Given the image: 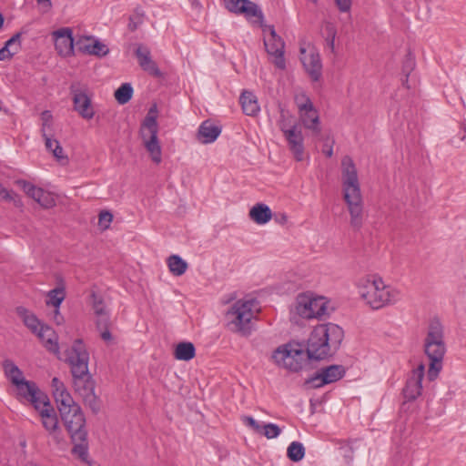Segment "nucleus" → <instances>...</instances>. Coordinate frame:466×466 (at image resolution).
Here are the masks:
<instances>
[{
	"mask_svg": "<svg viewBox=\"0 0 466 466\" xmlns=\"http://www.w3.org/2000/svg\"><path fill=\"white\" fill-rule=\"evenodd\" d=\"M15 386L17 390V398L25 400H27L30 397H34L35 390L38 389L34 381L25 379L16 383Z\"/></svg>",
	"mask_w": 466,
	"mask_h": 466,
	"instance_id": "31",
	"label": "nucleus"
},
{
	"mask_svg": "<svg viewBox=\"0 0 466 466\" xmlns=\"http://www.w3.org/2000/svg\"><path fill=\"white\" fill-rule=\"evenodd\" d=\"M242 420L245 425L250 427L255 432H262V426L253 417L244 416Z\"/></svg>",
	"mask_w": 466,
	"mask_h": 466,
	"instance_id": "49",
	"label": "nucleus"
},
{
	"mask_svg": "<svg viewBox=\"0 0 466 466\" xmlns=\"http://www.w3.org/2000/svg\"><path fill=\"white\" fill-rule=\"evenodd\" d=\"M16 184L28 197L32 198L41 207L50 208L56 206V199L50 192L23 179L17 180Z\"/></svg>",
	"mask_w": 466,
	"mask_h": 466,
	"instance_id": "13",
	"label": "nucleus"
},
{
	"mask_svg": "<svg viewBox=\"0 0 466 466\" xmlns=\"http://www.w3.org/2000/svg\"><path fill=\"white\" fill-rule=\"evenodd\" d=\"M291 119L292 116L289 114V111H286L284 109L280 110V116L278 121V126L279 129L282 131L283 135L285 134V131L297 127V125L293 124L291 122Z\"/></svg>",
	"mask_w": 466,
	"mask_h": 466,
	"instance_id": "40",
	"label": "nucleus"
},
{
	"mask_svg": "<svg viewBox=\"0 0 466 466\" xmlns=\"http://www.w3.org/2000/svg\"><path fill=\"white\" fill-rule=\"evenodd\" d=\"M328 301L323 297H313L312 294L302 293L296 298L294 307L290 309L291 320L296 318L320 319L327 314Z\"/></svg>",
	"mask_w": 466,
	"mask_h": 466,
	"instance_id": "6",
	"label": "nucleus"
},
{
	"mask_svg": "<svg viewBox=\"0 0 466 466\" xmlns=\"http://www.w3.org/2000/svg\"><path fill=\"white\" fill-rule=\"evenodd\" d=\"M51 386L59 412L77 404L66 390L65 384L58 378H53Z\"/></svg>",
	"mask_w": 466,
	"mask_h": 466,
	"instance_id": "19",
	"label": "nucleus"
},
{
	"mask_svg": "<svg viewBox=\"0 0 466 466\" xmlns=\"http://www.w3.org/2000/svg\"><path fill=\"white\" fill-rule=\"evenodd\" d=\"M14 39H8L5 46L0 49V61L7 60L13 57L15 55V50H12L11 52L7 49L9 46L12 45Z\"/></svg>",
	"mask_w": 466,
	"mask_h": 466,
	"instance_id": "47",
	"label": "nucleus"
},
{
	"mask_svg": "<svg viewBox=\"0 0 466 466\" xmlns=\"http://www.w3.org/2000/svg\"><path fill=\"white\" fill-rule=\"evenodd\" d=\"M143 23V14L137 12L129 17L128 29L135 31Z\"/></svg>",
	"mask_w": 466,
	"mask_h": 466,
	"instance_id": "48",
	"label": "nucleus"
},
{
	"mask_svg": "<svg viewBox=\"0 0 466 466\" xmlns=\"http://www.w3.org/2000/svg\"><path fill=\"white\" fill-rule=\"evenodd\" d=\"M133 96V87L129 83L122 84L116 91H115V98L120 105L127 104Z\"/></svg>",
	"mask_w": 466,
	"mask_h": 466,
	"instance_id": "39",
	"label": "nucleus"
},
{
	"mask_svg": "<svg viewBox=\"0 0 466 466\" xmlns=\"http://www.w3.org/2000/svg\"><path fill=\"white\" fill-rule=\"evenodd\" d=\"M306 72L313 82H318L322 76V63L318 52H311L309 56L301 57Z\"/></svg>",
	"mask_w": 466,
	"mask_h": 466,
	"instance_id": "21",
	"label": "nucleus"
},
{
	"mask_svg": "<svg viewBox=\"0 0 466 466\" xmlns=\"http://www.w3.org/2000/svg\"><path fill=\"white\" fill-rule=\"evenodd\" d=\"M39 416L41 418V423L48 433V436H50L56 444H60L64 441V437L54 407L49 408V410L46 408L41 410Z\"/></svg>",
	"mask_w": 466,
	"mask_h": 466,
	"instance_id": "17",
	"label": "nucleus"
},
{
	"mask_svg": "<svg viewBox=\"0 0 466 466\" xmlns=\"http://www.w3.org/2000/svg\"><path fill=\"white\" fill-rule=\"evenodd\" d=\"M34 397H30L27 401L31 402L35 409L41 414V410H49V408H52L48 397L42 392L39 388L35 390V393L34 394Z\"/></svg>",
	"mask_w": 466,
	"mask_h": 466,
	"instance_id": "35",
	"label": "nucleus"
},
{
	"mask_svg": "<svg viewBox=\"0 0 466 466\" xmlns=\"http://www.w3.org/2000/svg\"><path fill=\"white\" fill-rule=\"evenodd\" d=\"M323 153L325 154V156L327 157H331L332 155H333V149H332V146H329V147H327V145H325L324 148H323Z\"/></svg>",
	"mask_w": 466,
	"mask_h": 466,
	"instance_id": "60",
	"label": "nucleus"
},
{
	"mask_svg": "<svg viewBox=\"0 0 466 466\" xmlns=\"http://www.w3.org/2000/svg\"><path fill=\"white\" fill-rule=\"evenodd\" d=\"M136 56L141 68L154 76H159L161 72L157 64L152 60L150 51L144 46H138L136 49Z\"/></svg>",
	"mask_w": 466,
	"mask_h": 466,
	"instance_id": "22",
	"label": "nucleus"
},
{
	"mask_svg": "<svg viewBox=\"0 0 466 466\" xmlns=\"http://www.w3.org/2000/svg\"><path fill=\"white\" fill-rule=\"evenodd\" d=\"M3 23H4V17H3V15L0 14V28L2 27Z\"/></svg>",
	"mask_w": 466,
	"mask_h": 466,
	"instance_id": "63",
	"label": "nucleus"
},
{
	"mask_svg": "<svg viewBox=\"0 0 466 466\" xmlns=\"http://www.w3.org/2000/svg\"><path fill=\"white\" fill-rule=\"evenodd\" d=\"M288 142L289 149L297 161H302L304 157V137L298 127L285 131L283 135Z\"/></svg>",
	"mask_w": 466,
	"mask_h": 466,
	"instance_id": "20",
	"label": "nucleus"
},
{
	"mask_svg": "<svg viewBox=\"0 0 466 466\" xmlns=\"http://www.w3.org/2000/svg\"><path fill=\"white\" fill-rule=\"evenodd\" d=\"M326 31H327L326 44H327V46L330 49V51L333 53L335 50L336 30L332 25H328L326 28Z\"/></svg>",
	"mask_w": 466,
	"mask_h": 466,
	"instance_id": "46",
	"label": "nucleus"
},
{
	"mask_svg": "<svg viewBox=\"0 0 466 466\" xmlns=\"http://www.w3.org/2000/svg\"><path fill=\"white\" fill-rule=\"evenodd\" d=\"M45 139V145L48 151L52 152L55 147V143H59L56 139H53L47 133L42 135Z\"/></svg>",
	"mask_w": 466,
	"mask_h": 466,
	"instance_id": "55",
	"label": "nucleus"
},
{
	"mask_svg": "<svg viewBox=\"0 0 466 466\" xmlns=\"http://www.w3.org/2000/svg\"><path fill=\"white\" fill-rule=\"evenodd\" d=\"M113 215L109 211H101L98 216V225L103 229L109 228L112 222Z\"/></svg>",
	"mask_w": 466,
	"mask_h": 466,
	"instance_id": "45",
	"label": "nucleus"
},
{
	"mask_svg": "<svg viewBox=\"0 0 466 466\" xmlns=\"http://www.w3.org/2000/svg\"><path fill=\"white\" fill-rule=\"evenodd\" d=\"M3 369L5 377L13 385H15L16 383H19L21 380H25L22 370L12 360H4Z\"/></svg>",
	"mask_w": 466,
	"mask_h": 466,
	"instance_id": "30",
	"label": "nucleus"
},
{
	"mask_svg": "<svg viewBox=\"0 0 466 466\" xmlns=\"http://www.w3.org/2000/svg\"><path fill=\"white\" fill-rule=\"evenodd\" d=\"M91 53L98 57L106 56L109 53L108 47L98 40H93Z\"/></svg>",
	"mask_w": 466,
	"mask_h": 466,
	"instance_id": "44",
	"label": "nucleus"
},
{
	"mask_svg": "<svg viewBox=\"0 0 466 466\" xmlns=\"http://www.w3.org/2000/svg\"><path fill=\"white\" fill-rule=\"evenodd\" d=\"M143 131H145L147 136L150 135H157V116L155 108H150L147 116L145 117L142 127H141V136L143 137Z\"/></svg>",
	"mask_w": 466,
	"mask_h": 466,
	"instance_id": "33",
	"label": "nucleus"
},
{
	"mask_svg": "<svg viewBox=\"0 0 466 466\" xmlns=\"http://www.w3.org/2000/svg\"><path fill=\"white\" fill-rule=\"evenodd\" d=\"M303 97L305 101L298 104L301 123L306 128L312 130L316 134H319L320 127L318 111L315 109L309 97L305 96Z\"/></svg>",
	"mask_w": 466,
	"mask_h": 466,
	"instance_id": "15",
	"label": "nucleus"
},
{
	"mask_svg": "<svg viewBox=\"0 0 466 466\" xmlns=\"http://www.w3.org/2000/svg\"><path fill=\"white\" fill-rule=\"evenodd\" d=\"M108 326H109V323L106 324L105 327H101L100 329H97L98 330H100V336H101L102 339L105 340L106 342H109L112 340V335L108 329Z\"/></svg>",
	"mask_w": 466,
	"mask_h": 466,
	"instance_id": "56",
	"label": "nucleus"
},
{
	"mask_svg": "<svg viewBox=\"0 0 466 466\" xmlns=\"http://www.w3.org/2000/svg\"><path fill=\"white\" fill-rule=\"evenodd\" d=\"M46 305L59 308L66 298V291L63 287H56L47 292Z\"/></svg>",
	"mask_w": 466,
	"mask_h": 466,
	"instance_id": "36",
	"label": "nucleus"
},
{
	"mask_svg": "<svg viewBox=\"0 0 466 466\" xmlns=\"http://www.w3.org/2000/svg\"><path fill=\"white\" fill-rule=\"evenodd\" d=\"M143 141L145 147L149 152L152 160L159 164L161 162V147L158 143L157 135H150L147 136V134L143 131Z\"/></svg>",
	"mask_w": 466,
	"mask_h": 466,
	"instance_id": "28",
	"label": "nucleus"
},
{
	"mask_svg": "<svg viewBox=\"0 0 466 466\" xmlns=\"http://www.w3.org/2000/svg\"><path fill=\"white\" fill-rule=\"evenodd\" d=\"M52 153L57 160L67 159L66 156L64 155V149L60 143H55V147L52 149Z\"/></svg>",
	"mask_w": 466,
	"mask_h": 466,
	"instance_id": "53",
	"label": "nucleus"
},
{
	"mask_svg": "<svg viewBox=\"0 0 466 466\" xmlns=\"http://www.w3.org/2000/svg\"><path fill=\"white\" fill-rule=\"evenodd\" d=\"M53 319L57 325H61L64 322V317L61 315L59 308H55Z\"/></svg>",
	"mask_w": 466,
	"mask_h": 466,
	"instance_id": "57",
	"label": "nucleus"
},
{
	"mask_svg": "<svg viewBox=\"0 0 466 466\" xmlns=\"http://www.w3.org/2000/svg\"><path fill=\"white\" fill-rule=\"evenodd\" d=\"M416 66L415 56L414 55L409 51L405 56V59L402 64V73L405 76V80L403 81V85L408 83V77L410 74L414 70Z\"/></svg>",
	"mask_w": 466,
	"mask_h": 466,
	"instance_id": "41",
	"label": "nucleus"
},
{
	"mask_svg": "<svg viewBox=\"0 0 466 466\" xmlns=\"http://www.w3.org/2000/svg\"><path fill=\"white\" fill-rule=\"evenodd\" d=\"M340 12H349L351 7V0H334Z\"/></svg>",
	"mask_w": 466,
	"mask_h": 466,
	"instance_id": "54",
	"label": "nucleus"
},
{
	"mask_svg": "<svg viewBox=\"0 0 466 466\" xmlns=\"http://www.w3.org/2000/svg\"><path fill=\"white\" fill-rule=\"evenodd\" d=\"M0 200L5 201H10L13 202L14 205L17 208H21L23 206V203L17 194H15L14 191L6 189L1 183H0Z\"/></svg>",
	"mask_w": 466,
	"mask_h": 466,
	"instance_id": "42",
	"label": "nucleus"
},
{
	"mask_svg": "<svg viewBox=\"0 0 466 466\" xmlns=\"http://www.w3.org/2000/svg\"><path fill=\"white\" fill-rule=\"evenodd\" d=\"M275 220L278 223L284 225L288 221V216L285 213L275 215Z\"/></svg>",
	"mask_w": 466,
	"mask_h": 466,
	"instance_id": "58",
	"label": "nucleus"
},
{
	"mask_svg": "<svg viewBox=\"0 0 466 466\" xmlns=\"http://www.w3.org/2000/svg\"><path fill=\"white\" fill-rule=\"evenodd\" d=\"M344 338L343 329L337 324L316 326L310 332L306 348L300 342H289L279 346L273 353L278 364L293 372L301 370L310 360H322L333 356Z\"/></svg>",
	"mask_w": 466,
	"mask_h": 466,
	"instance_id": "1",
	"label": "nucleus"
},
{
	"mask_svg": "<svg viewBox=\"0 0 466 466\" xmlns=\"http://www.w3.org/2000/svg\"><path fill=\"white\" fill-rule=\"evenodd\" d=\"M424 352L430 360L427 376L429 380L433 381L442 369V360L446 352L443 328L439 320H432L430 323L424 341Z\"/></svg>",
	"mask_w": 466,
	"mask_h": 466,
	"instance_id": "4",
	"label": "nucleus"
},
{
	"mask_svg": "<svg viewBox=\"0 0 466 466\" xmlns=\"http://www.w3.org/2000/svg\"><path fill=\"white\" fill-rule=\"evenodd\" d=\"M226 9L235 15H243L248 20L263 26L264 15L260 7L251 0H224Z\"/></svg>",
	"mask_w": 466,
	"mask_h": 466,
	"instance_id": "10",
	"label": "nucleus"
},
{
	"mask_svg": "<svg viewBox=\"0 0 466 466\" xmlns=\"http://www.w3.org/2000/svg\"><path fill=\"white\" fill-rule=\"evenodd\" d=\"M359 293L372 309H380L397 300L399 292L386 286L381 278L373 275L359 280Z\"/></svg>",
	"mask_w": 466,
	"mask_h": 466,
	"instance_id": "3",
	"label": "nucleus"
},
{
	"mask_svg": "<svg viewBox=\"0 0 466 466\" xmlns=\"http://www.w3.org/2000/svg\"><path fill=\"white\" fill-rule=\"evenodd\" d=\"M197 137L201 143H204V122L199 124Z\"/></svg>",
	"mask_w": 466,
	"mask_h": 466,
	"instance_id": "59",
	"label": "nucleus"
},
{
	"mask_svg": "<svg viewBox=\"0 0 466 466\" xmlns=\"http://www.w3.org/2000/svg\"><path fill=\"white\" fill-rule=\"evenodd\" d=\"M269 31V37L264 39V46L268 56L273 57L272 63L279 69L286 68V61L284 57L285 42L276 33L273 25L265 26Z\"/></svg>",
	"mask_w": 466,
	"mask_h": 466,
	"instance_id": "11",
	"label": "nucleus"
},
{
	"mask_svg": "<svg viewBox=\"0 0 466 466\" xmlns=\"http://www.w3.org/2000/svg\"><path fill=\"white\" fill-rule=\"evenodd\" d=\"M463 129L466 132V125L463 126Z\"/></svg>",
	"mask_w": 466,
	"mask_h": 466,
	"instance_id": "64",
	"label": "nucleus"
},
{
	"mask_svg": "<svg viewBox=\"0 0 466 466\" xmlns=\"http://www.w3.org/2000/svg\"><path fill=\"white\" fill-rule=\"evenodd\" d=\"M44 344V347L55 355L59 354L58 337L56 331L49 326H41L39 331L35 334Z\"/></svg>",
	"mask_w": 466,
	"mask_h": 466,
	"instance_id": "23",
	"label": "nucleus"
},
{
	"mask_svg": "<svg viewBox=\"0 0 466 466\" xmlns=\"http://www.w3.org/2000/svg\"><path fill=\"white\" fill-rule=\"evenodd\" d=\"M167 262L170 272L174 276H181L187 270V262L184 259H182L178 255H171L167 258Z\"/></svg>",
	"mask_w": 466,
	"mask_h": 466,
	"instance_id": "34",
	"label": "nucleus"
},
{
	"mask_svg": "<svg viewBox=\"0 0 466 466\" xmlns=\"http://www.w3.org/2000/svg\"><path fill=\"white\" fill-rule=\"evenodd\" d=\"M189 2L191 3L193 7L197 8L198 12L200 11L201 3L199 2V0H189Z\"/></svg>",
	"mask_w": 466,
	"mask_h": 466,
	"instance_id": "61",
	"label": "nucleus"
},
{
	"mask_svg": "<svg viewBox=\"0 0 466 466\" xmlns=\"http://www.w3.org/2000/svg\"><path fill=\"white\" fill-rule=\"evenodd\" d=\"M239 103L243 113L247 116H255L260 110L257 96L251 91L244 90L240 95Z\"/></svg>",
	"mask_w": 466,
	"mask_h": 466,
	"instance_id": "25",
	"label": "nucleus"
},
{
	"mask_svg": "<svg viewBox=\"0 0 466 466\" xmlns=\"http://www.w3.org/2000/svg\"><path fill=\"white\" fill-rule=\"evenodd\" d=\"M92 308L96 316V328L100 329L109 323V315L103 299L96 292H92Z\"/></svg>",
	"mask_w": 466,
	"mask_h": 466,
	"instance_id": "24",
	"label": "nucleus"
},
{
	"mask_svg": "<svg viewBox=\"0 0 466 466\" xmlns=\"http://www.w3.org/2000/svg\"><path fill=\"white\" fill-rule=\"evenodd\" d=\"M75 392L94 413L100 410V400L95 393L96 383L90 373L73 377Z\"/></svg>",
	"mask_w": 466,
	"mask_h": 466,
	"instance_id": "8",
	"label": "nucleus"
},
{
	"mask_svg": "<svg viewBox=\"0 0 466 466\" xmlns=\"http://www.w3.org/2000/svg\"><path fill=\"white\" fill-rule=\"evenodd\" d=\"M59 414L71 439H80L84 437V433H87L86 418L78 404L60 411Z\"/></svg>",
	"mask_w": 466,
	"mask_h": 466,
	"instance_id": "9",
	"label": "nucleus"
},
{
	"mask_svg": "<svg viewBox=\"0 0 466 466\" xmlns=\"http://www.w3.org/2000/svg\"><path fill=\"white\" fill-rule=\"evenodd\" d=\"M74 447L72 453L77 456L82 461L87 462L88 459V443H87V433H84V437L80 439H72Z\"/></svg>",
	"mask_w": 466,
	"mask_h": 466,
	"instance_id": "32",
	"label": "nucleus"
},
{
	"mask_svg": "<svg viewBox=\"0 0 466 466\" xmlns=\"http://www.w3.org/2000/svg\"><path fill=\"white\" fill-rule=\"evenodd\" d=\"M272 211L264 203L255 204L249 210L248 216L258 225H264L272 218Z\"/></svg>",
	"mask_w": 466,
	"mask_h": 466,
	"instance_id": "26",
	"label": "nucleus"
},
{
	"mask_svg": "<svg viewBox=\"0 0 466 466\" xmlns=\"http://www.w3.org/2000/svg\"><path fill=\"white\" fill-rule=\"evenodd\" d=\"M39 5H45L46 7L50 8L52 4L51 0H36Z\"/></svg>",
	"mask_w": 466,
	"mask_h": 466,
	"instance_id": "62",
	"label": "nucleus"
},
{
	"mask_svg": "<svg viewBox=\"0 0 466 466\" xmlns=\"http://www.w3.org/2000/svg\"><path fill=\"white\" fill-rule=\"evenodd\" d=\"M346 370L342 365H330L320 369L314 376L305 380V385L317 389L326 384L336 382L344 377Z\"/></svg>",
	"mask_w": 466,
	"mask_h": 466,
	"instance_id": "12",
	"label": "nucleus"
},
{
	"mask_svg": "<svg viewBox=\"0 0 466 466\" xmlns=\"http://www.w3.org/2000/svg\"><path fill=\"white\" fill-rule=\"evenodd\" d=\"M52 114L50 111L46 110L41 114L42 119V135L47 133L46 130L51 127Z\"/></svg>",
	"mask_w": 466,
	"mask_h": 466,
	"instance_id": "50",
	"label": "nucleus"
},
{
	"mask_svg": "<svg viewBox=\"0 0 466 466\" xmlns=\"http://www.w3.org/2000/svg\"><path fill=\"white\" fill-rule=\"evenodd\" d=\"M70 91L73 96L74 109L85 119L93 118L95 110L92 106L91 98L86 90L72 86Z\"/></svg>",
	"mask_w": 466,
	"mask_h": 466,
	"instance_id": "16",
	"label": "nucleus"
},
{
	"mask_svg": "<svg viewBox=\"0 0 466 466\" xmlns=\"http://www.w3.org/2000/svg\"><path fill=\"white\" fill-rule=\"evenodd\" d=\"M15 311L16 314L22 319L24 324L34 334H36L37 331H39V329H41V326L45 325L38 319V318L34 313L29 311L25 307H17Z\"/></svg>",
	"mask_w": 466,
	"mask_h": 466,
	"instance_id": "27",
	"label": "nucleus"
},
{
	"mask_svg": "<svg viewBox=\"0 0 466 466\" xmlns=\"http://www.w3.org/2000/svg\"><path fill=\"white\" fill-rule=\"evenodd\" d=\"M55 47L57 53L63 56L74 54L73 31L69 27H63L52 33Z\"/></svg>",
	"mask_w": 466,
	"mask_h": 466,
	"instance_id": "18",
	"label": "nucleus"
},
{
	"mask_svg": "<svg viewBox=\"0 0 466 466\" xmlns=\"http://www.w3.org/2000/svg\"><path fill=\"white\" fill-rule=\"evenodd\" d=\"M21 35L22 33H16L10 39H14L15 41L12 43L11 46L7 47V49L11 52L12 50H15V54L18 53V51L21 48Z\"/></svg>",
	"mask_w": 466,
	"mask_h": 466,
	"instance_id": "51",
	"label": "nucleus"
},
{
	"mask_svg": "<svg viewBox=\"0 0 466 466\" xmlns=\"http://www.w3.org/2000/svg\"><path fill=\"white\" fill-rule=\"evenodd\" d=\"M255 300H238L226 313L228 329L241 336H248L253 329Z\"/></svg>",
	"mask_w": 466,
	"mask_h": 466,
	"instance_id": "5",
	"label": "nucleus"
},
{
	"mask_svg": "<svg viewBox=\"0 0 466 466\" xmlns=\"http://www.w3.org/2000/svg\"><path fill=\"white\" fill-rule=\"evenodd\" d=\"M222 132V125L206 119V144L213 143Z\"/></svg>",
	"mask_w": 466,
	"mask_h": 466,
	"instance_id": "38",
	"label": "nucleus"
},
{
	"mask_svg": "<svg viewBox=\"0 0 466 466\" xmlns=\"http://www.w3.org/2000/svg\"><path fill=\"white\" fill-rule=\"evenodd\" d=\"M65 353V361L70 367L72 377L89 373V353L82 339L74 340L72 346Z\"/></svg>",
	"mask_w": 466,
	"mask_h": 466,
	"instance_id": "7",
	"label": "nucleus"
},
{
	"mask_svg": "<svg viewBox=\"0 0 466 466\" xmlns=\"http://www.w3.org/2000/svg\"><path fill=\"white\" fill-rule=\"evenodd\" d=\"M344 200L350 215V226L359 230L363 225V202L356 166L345 156L341 160Z\"/></svg>",
	"mask_w": 466,
	"mask_h": 466,
	"instance_id": "2",
	"label": "nucleus"
},
{
	"mask_svg": "<svg viewBox=\"0 0 466 466\" xmlns=\"http://www.w3.org/2000/svg\"><path fill=\"white\" fill-rule=\"evenodd\" d=\"M281 433V429L275 423H267L262 426L261 435L268 439L277 438Z\"/></svg>",
	"mask_w": 466,
	"mask_h": 466,
	"instance_id": "43",
	"label": "nucleus"
},
{
	"mask_svg": "<svg viewBox=\"0 0 466 466\" xmlns=\"http://www.w3.org/2000/svg\"><path fill=\"white\" fill-rule=\"evenodd\" d=\"M288 458L293 461H300L305 456V447L299 441H292L287 449Z\"/></svg>",
	"mask_w": 466,
	"mask_h": 466,
	"instance_id": "37",
	"label": "nucleus"
},
{
	"mask_svg": "<svg viewBox=\"0 0 466 466\" xmlns=\"http://www.w3.org/2000/svg\"><path fill=\"white\" fill-rule=\"evenodd\" d=\"M92 43L93 41L90 38H86L84 42H78V49L83 53L92 55Z\"/></svg>",
	"mask_w": 466,
	"mask_h": 466,
	"instance_id": "52",
	"label": "nucleus"
},
{
	"mask_svg": "<svg viewBox=\"0 0 466 466\" xmlns=\"http://www.w3.org/2000/svg\"><path fill=\"white\" fill-rule=\"evenodd\" d=\"M196 355V349L193 343L183 341L177 344L174 350V357L177 360L188 361Z\"/></svg>",
	"mask_w": 466,
	"mask_h": 466,
	"instance_id": "29",
	"label": "nucleus"
},
{
	"mask_svg": "<svg viewBox=\"0 0 466 466\" xmlns=\"http://www.w3.org/2000/svg\"><path fill=\"white\" fill-rule=\"evenodd\" d=\"M424 371L425 366L422 363L412 370L411 375L408 378L405 387L402 390V395L406 400H415L421 394V382L424 377Z\"/></svg>",
	"mask_w": 466,
	"mask_h": 466,
	"instance_id": "14",
	"label": "nucleus"
}]
</instances>
